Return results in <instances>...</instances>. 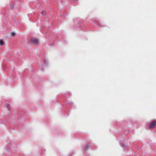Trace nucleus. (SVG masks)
<instances>
[{"label":"nucleus","mask_w":156,"mask_h":156,"mask_svg":"<svg viewBox=\"0 0 156 156\" xmlns=\"http://www.w3.org/2000/svg\"><path fill=\"white\" fill-rule=\"evenodd\" d=\"M29 42L31 44H38L39 41L36 38H33L30 39L29 41Z\"/></svg>","instance_id":"f257e3e1"},{"label":"nucleus","mask_w":156,"mask_h":156,"mask_svg":"<svg viewBox=\"0 0 156 156\" xmlns=\"http://www.w3.org/2000/svg\"><path fill=\"white\" fill-rule=\"evenodd\" d=\"M45 10H42L41 13L42 15H44L45 14Z\"/></svg>","instance_id":"0eeeda50"},{"label":"nucleus","mask_w":156,"mask_h":156,"mask_svg":"<svg viewBox=\"0 0 156 156\" xmlns=\"http://www.w3.org/2000/svg\"><path fill=\"white\" fill-rule=\"evenodd\" d=\"M6 106L7 107H8V108H9V104H6Z\"/></svg>","instance_id":"1a4fd4ad"},{"label":"nucleus","mask_w":156,"mask_h":156,"mask_svg":"<svg viewBox=\"0 0 156 156\" xmlns=\"http://www.w3.org/2000/svg\"><path fill=\"white\" fill-rule=\"evenodd\" d=\"M121 147H124V146L122 144H121Z\"/></svg>","instance_id":"6e6552de"},{"label":"nucleus","mask_w":156,"mask_h":156,"mask_svg":"<svg viewBox=\"0 0 156 156\" xmlns=\"http://www.w3.org/2000/svg\"><path fill=\"white\" fill-rule=\"evenodd\" d=\"M48 62L47 60L44 59L43 62V65L45 66H46L48 65Z\"/></svg>","instance_id":"7ed1b4c3"},{"label":"nucleus","mask_w":156,"mask_h":156,"mask_svg":"<svg viewBox=\"0 0 156 156\" xmlns=\"http://www.w3.org/2000/svg\"><path fill=\"white\" fill-rule=\"evenodd\" d=\"M94 23L97 24V25H98L102 27V26L101 25V23H100L98 21H96L95 23Z\"/></svg>","instance_id":"20e7f679"},{"label":"nucleus","mask_w":156,"mask_h":156,"mask_svg":"<svg viewBox=\"0 0 156 156\" xmlns=\"http://www.w3.org/2000/svg\"><path fill=\"white\" fill-rule=\"evenodd\" d=\"M15 35V33L14 32H12L11 33V35L12 36H14Z\"/></svg>","instance_id":"423d86ee"},{"label":"nucleus","mask_w":156,"mask_h":156,"mask_svg":"<svg viewBox=\"0 0 156 156\" xmlns=\"http://www.w3.org/2000/svg\"><path fill=\"white\" fill-rule=\"evenodd\" d=\"M156 124V121L154 120L149 125V128L150 129L153 128Z\"/></svg>","instance_id":"f03ea898"},{"label":"nucleus","mask_w":156,"mask_h":156,"mask_svg":"<svg viewBox=\"0 0 156 156\" xmlns=\"http://www.w3.org/2000/svg\"><path fill=\"white\" fill-rule=\"evenodd\" d=\"M4 44V43L3 40L2 39H0V46Z\"/></svg>","instance_id":"39448f33"}]
</instances>
